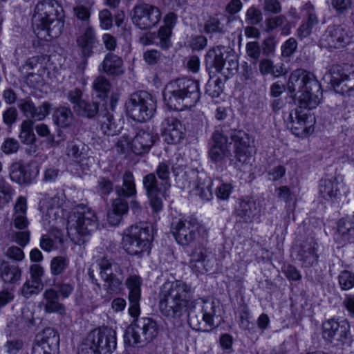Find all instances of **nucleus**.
<instances>
[{
	"label": "nucleus",
	"mask_w": 354,
	"mask_h": 354,
	"mask_svg": "<svg viewBox=\"0 0 354 354\" xmlns=\"http://www.w3.org/2000/svg\"><path fill=\"white\" fill-rule=\"evenodd\" d=\"M13 191L10 185L3 178H0V205H5L12 200Z\"/></svg>",
	"instance_id": "57"
},
{
	"label": "nucleus",
	"mask_w": 354,
	"mask_h": 354,
	"mask_svg": "<svg viewBox=\"0 0 354 354\" xmlns=\"http://www.w3.org/2000/svg\"><path fill=\"white\" fill-rule=\"evenodd\" d=\"M30 232L28 230H18L10 233L12 241L21 247H25L30 241Z\"/></svg>",
	"instance_id": "58"
},
{
	"label": "nucleus",
	"mask_w": 354,
	"mask_h": 354,
	"mask_svg": "<svg viewBox=\"0 0 354 354\" xmlns=\"http://www.w3.org/2000/svg\"><path fill=\"white\" fill-rule=\"evenodd\" d=\"M18 107L28 120L42 121L49 115L53 104L48 101H44L36 106L30 98H24L18 101Z\"/></svg>",
	"instance_id": "21"
},
{
	"label": "nucleus",
	"mask_w": 354,
	"mask_h": 354,
	"mask_svg": "<svg viewBox=\"0 0 354 354\" xmlns=\"http://www.w3.org/2000/svg\"><path fill=\"white\" fill-rule=\"evenodd\" d=\"M317 244L313 240L306 242L301 245L299 250V259L306 266H313L317 262Z\"/></svg>",
	"instance_id": "38"
},
{
	"label": "nucleus",
	"mask_w": 354,
	"mask_h": 354,
	"mask_svg": "<svg viewBox=\"0 0 354 354\" xmlns=\"http://www.w3.org/2000/svg\"><path fill=\"white\" fill-rule=\"evenodd\" d=\"M54 123L60 128H66L72 125L74 116L68 107L59 106L55 109L53 114Z\"/></svg>",
	"instance_id": "41"
},
{
	"label": "nucleus",
	"mask_w": 354,
	"mask_h": 354,
	"mask_svg": "<svg viewBox=\"0 0 354 354\" xmlns=\"http://www.w3.org/2000/svg\"><path fill=\"white\" fill-rule=\"evenodd\" d=\"M159 309L162 315L180 317L185 311L192 297V289L180 280L165 281L159 292Z\"/></svg>",
	"instance_id": "1"
},
{
	"label": "nucleus",
	"mask_w": 354,
	"mask_h": 354,
	"mask_svg": "<svg viewBox=\"0 0 354 354\" xmlns=\"http://www.w3.org/2000/svg\"><path fill=\"white\" fill-rule=\"evenodd\" d=\"M75 283L73 281H62L57 282L55 287L57 289V293L63 299H66L72 294L74 290Z\"/></svg>",
	"instance_id": "61"
},
{
	"label": "nucleus",
	"mask_w": 354,
	"mask_h": 354,
	"mask_svg": "<svg viewBox=\"0 0 354 354\" xmlns=\"http://www.w3.org/2000/svg\"><path fill=\"white\" fill-rule=\"evenodd\" d=\"M97 190L102 196H109L113 190V183L109 178L100 176L97 179Z\"/></svg>",
	"instance_id": "60"
},
{
	"label": "nucleus",
	"mask_w": 354,
	"mask_h": 354,
	"mask_svg": "<svg viewBox=\"0 0 354 354\" xmlns=\"http://www.w3.org/2000/svg\"><path fill=\"white\" fill-rule=\"evenodd\" d=\"M259 71L261 75L270 74L274 77H279L283 74V68L281 65H274L268 59H263L259 62Z\"/></svg>",
	"instance_id": "49"
},
{
	"label": "nucleus",
	"mask_w": 354,
	"mask_h": 354,
	"mask_svg": "<svg viewBox=\"0 0 354 354\" xmlns=\"http://www.w3.org/2000/svg\"><path fill=\"white\" fill-rule=\"evenodd\" d=\"M337 232L344 240L354 242V216L339 220L337 225Z\"/></svg>",
	"instance_id": "45"
},
{
	"label": "nucleus",
	"mask_w": 354,
	"mask_h": 354,
	"mask_svg": "<svg viewBox=\"0 0 354 354\" xmlns=\"http://www.w3.org/2000/svg\"><path fill=\"white\" fill-rule=\"evenodd\" d=\"M152 239L149 227L144 223L136 224L124 231L122 246L127 254L139 256L149 250Z\"/></svg>",
	"instance_id": "8"
},
{
	"label": "nucleus",
	"mask_w": 354,
	"mask_h": 354,
	"mask_svg": "<svg viewBox=\"0 0 354 354\" xmlns=\"http://www.w3.org/2000/svg\"><path fill=\"white\" fill-rule=\"evenodd\" d=\"M187 180L192 187V191L196 195L204 201H209L212 198V181L203 171L189 170Z\"/></svg>",
	"instance_id": "19"
},
{
	"label": "nucleus",
	"mask_w": 354,
	"mask_h": 354,
	"mask_svg": "<svg viewBox=\"0 0 354 354\" xmlns=\"http://www.w3.org/2000/svg\"><path fill=\"white\" fill-rule=\"evenodd\" d=\"M63 9L55 0H44L35 8L33 21L39 37L48 39L58 37L64 27Z\"/></svg>",
	"instance_id": "2"
},
{
	"label": "nucleus",
	"mask_w": 354,
	"mask_h": 354,
	"mask_svg": "<svg viewBox=\"0 0 354 354\" xmlns=\"http://www.w3.org/2000/svg\"><path fill=\"white\" fill-rule=\"evenodd\" d=\"M172 32L167 28L160 27L157 32L158 42H156L162 49L167 50L171 46V36Z\"/></svg>",
	"instance_id": "54"
},
{
	"label": "nucleus",
	"mask_w": 354,
	"mask_h": 354,
	"mask_svg": "<svg viewBox=\"0 0 354 354\" xmlns=\"http://www.w3.org/2000/svg\"><path fill=\"white\" fill-rule=\"evenodd\" d=\"M301 12L302 15L307 18L306 24L313 27L319 22L316 15L315 8L310 2L306 3L301 8Z\"/></svg>",
	"instance_id": "56"
},
{
	"label": "nucleus",
	"mask_w": 354,
	"mask_h": 354,
	"mask_svg": "<svg viewBox=\"0 0 354 354\" xmlns=\"http://www.w3.org/2000/svg\"><path fill=\"white\" fill-rule=\"evenodd\" d=\"M223 47L218 46L209 50L205 55V65L207 69H215L216 72H221L225 60L223 57Z\"/></svg>",
	"instance_id": "35"
},
{
	"label": "nucleus",
	"mask_w": 354,
	"mask_h": 354,
	"mask_svg": "<svg viewBox=\"0 0 354 354\" xmlns=\"http://www.w3.org/2000/svg\"><path fill=\"white\" fill-rule=\"evenodd\" d=\"M69 259L65 256L53 257L50 263V273L53 276L63 274L69 266Z\"/></svg>",
	"instance_id": "48"
},
{
	"label": "nucleus",
	"mask_w": 354,
	"mask_h": 354,
	"mask_svg": "<svg viewBox=\"0 0 354 354\" xmlns=\"http://www.w3.org/2000/svg\"><path fill=\"white\" fill-rule=\"evenodd\" d=\"M213 144L209 151L212 161L218 162L231 156L227 137L224 135V131L216 130L212 135Z\"/></svg>",
	"instance_id": "25"
},
{
	"label": "nucleus",
	"mask_w": 354,
	"mask_h": 354,
	"mask_svg": "<svg viewBox=\"0 0 354 354\" xmlns=\"http://www.w3.org/2000/svg\"><path fill=\"white\" fill-rule=\"evenodd\" d=\"M199 227L196 219L176 217L172 220L171 232L179 244L187 245L196 239Z\"/></svg>",
	"instance_id": "14"
},
{
	"label": "nucleus",
	"mask_w": 354,
	"mask_h": 354,
	"mask_svg": "<svg viewBox=\"0 0 354 354\" xmlns=\"http://www.w3.org/2000/svg\"><path fill=\"white\" fill-rule=\"evenodd\" d=\"M73 109L78 115L91 118L97 113L99 108L96 102L83 100Z\"/></svg>",
	"instance_id": "47"
},
{
	"label": "nucleus",
	"mask_w": 354,
	"mask_h": 354,
	"mask_svg": "<svg viewBox=\"0 0 354 354\" xmlns=\"http://www.w3.org/2000/svg\"><path fill=\"white\" fill-rule=\"evenodd\" d=\"M162 136L168 144H177L185 137V128L181 122L174 117H167L160 126Z\"/></svg>",
	"instance_id": "23"
},
{
	"label": "nucleus",
	"mask_w": 354,
	"mask_h": 354,
	"mask_svg": "<svg viewBox=\"0 0 354 354\" xmlns=\"http://www.w3.org/2000/svg\"><path fill=\"white\" fill-rule=\"evenodd\" d=\"M323 338L334 346H340L350 343L349 324L346 320L337 322L330 319L322 325Z\"/></svg>",
	"instance_id": "15"
},
{
	"label": "nucleus",
	"mask_w": 354,
	"mask_h": 354,
	"mask_svg": "<svg viewBox=\"0 0 354 354\" xmlns=\"http://www.w3.org/2000/svg\"><path fill=\"white\" fill-rule=\"evenodd\" d=\"M98 227L95 213L88 206L80 204L73 209L68 218L67 231L71 239L77 244L85 241Z\"/></svg>",
	"instance_id": "5"
},
{
	"label": "nucleus",
	"mask_w": 354,
	"mask_h": 354,
	"mask_svg": "<svg viewBox=\"0 0 354 354\" xmlns=\"http://www.w3.org/2000/svg\"><path fill=\"white\" fill-rule=\"evenodd\" d=\"M0 277L5 283H15L21 277V270L17 265L3 261L0 264Z\"/></svg>",
	"instance_id": "37"
},
{
	"label": "nucleus",
	"mask_w": 354,
	"mask_h": 354,
	"mask_svg": "<svg viewBox=\"0 0 354 354\" xmlns=\"http://www.w3.org/2000/svg\"><path fill=\"white\" fill-rule=\"evenodd\" d=\"M163 97L171 109L192 108L200 99L198 82L185 77L172 80L166 85Z\"/></svg>",
	"instance_id": "4"
},
{
	"label": "nucleus",
	"mask_w": 354,
	"mask_h": 354,
	"mask_svg": "<svg viewBox=\"0 0 354 354\" xmlns=\"http://www.w3.org/2000/svg\"><path fill=\"white\" fill-rule=\"evenodd\" d=\"M34 122L32 120H25L20 125L19 138L21 142L26 145H32L36 140L35 134L33 132Z\"/></svg>",
	"instance_id": "46"
},
{
	"label": "nucleus",
	"mask_w": 354,
	"mask_h": 354,
	"mask_svg": "<svg viewBox=\"0 0 354 354\" xmlns=\"http://www.w3.org/2000/svg\"><path fill=\"white\" fill-rule=\"evenodd\" d=\"M342 178H324L321 179L319 184V193L326 200H333L338 198L340 193Z\"/></svg>",
	"instance_id": "30"
},
{
	"label": "nucleus",
	"mask_w": 354,
	"mask_h": 354,
	"mask_svg": "<svg viewBox=\"0 0 354 354\" xmlns=\"http://www.w3.org/2000/svg\"><path fill=\"white\" fill-rule=\"evenodd\" d=\"M215 256L205 248L196 249L191 256L190 266L197 273L211 270L215 263Z\"/></svg>",
	"instance_id": "24"
},
{
	"label": "nucleus",
	"mask_w": 354,
	"mask_h": 354,
	"mask_svg": "<svg viewBox=\"0 0 354 354\" xmlns=\"http://www.w3.org/2000/svg\"><path fill=\"white\" fill-rule=\"evenodd\" d=\"M100 118L101 130L104 134L114 136L120 131L122 127L120 120L117 122L111 113L106 111Z\"/></svg>",
	"instance_id": "40"
},
{
	"label": "nucleus",
	"mask_w": 354,
	"mask_h": 354,
	"mask_svg": "<svg viewBox=\"0 0 354 354\" xmlns=\"http://www.w3.org/2000/svg\"><path fill=\"white\" fill-rule=\"evenodd\" d=\"M100 26L103 30H109L113 26V17L111 12L104 9L99 12Z\"/></svg>",
	"instance_id": "62"
},
{
	"label": "nucleus",
	"mask_w": 354,
	"mask_h": 354,
	"mask_svg": "<svg viewBox=\"0 0 354 354\" xmlns=\"http://www.w3.org/2000/svg\"><path fill=\"white\" fill-rule=\"evenodd\" d=\"M43 289L42 282L27 279L21 288V293L26 298L37 295Z\"/></svg>",
	"instance_id": "50"
},
{
	"label": "nucleus",
	"mask_w": 354,
	"mask_h": 354,
	"mask_svg": "<svg viewBox=\"0 0 354 354\" xmlns=\"http://www.w3.org/2000/svg\"><path fill=\"white\" fill-rule=\"evenodd\" d=\"M157 139L149 129H140L136 132L131 140V150L136 154H142L148 152Z\"/></svg>",
	"instance_id": "26"
},
{
	"label": "nucleus",
	"mask_w": 354,
	"mask_h": 354,
	"mask_svg": "<svg viewBox=\"0 0 354 354\" xmlns=\"http://www.w3.org/2000/svg\"><path fill=\"white\" fill-rule=\"evenodd\" d=\"M19 148V142L14 138H7L4 140L1 145V150L6 154H11L16 153Z\"/></svg>",
	"instance_id": "64"
},
{
	"label": "nucleus",
	"mask_w": 354,
	"mask_h": 354,
	"mask_svg": "<svg viewBox=\"0 0 354 354\" xmlns=\"http://www.w3.org/2000/svg\"><path fill=\"white\" fill-rule=\"evenodd\" d=\"M330 73V82L333 87L342 86L341 89L343 92L354 88V73L348 75L335 68H333Z\"/></svg>",
	"instance_id": "34"
},
{
	"label": "nucleus",
	"mask_w": 354,
	"mask_h": 354,
	"mask_svg": "<svg viewBox=\"0 0 354 354\" xmlns=\"http://www.w3.org/2000/svg\"><path fill=\"white\" fill-rule=\"evenodd\" d=\"M97 263L104 290L109 294L118 293L123 281V277L118 276L122 273L119 264L106 257L99 259Z\"/></svg>",
	"instance_id": "11"
},
{
	"label": "nucleus",
	"mask_w": 354,
	"mask_h": 354,
	"mask_svg": "<svg viewBox=\"0 0 354 354\" xmlns=\"http://www.w3.org/2000/svg\"><path fill=\"white\" fill-rule=\"evenodd\" d=\"M124 284L129 291V314L131 317H138L140 314L142 279L139 275L130 274L125 280Z\"/></svg>",
	"instance_id": "20"
},
{
	"label": "nucleus",
	"mask_w": 354,
	"mask_h": 354,
	"mask_svg": "<svg viewBox=\"0 0 354 354\" xmlns=\"http://www.w3.org/2000/svg\"><path fill=\"white\" fill-rule=\"evenodd\" d=\"M115 191L118 196L117 198L133 197L136 195V187L134 176L132 172L126 171L122 174V185H116Z\"/></svg>",
	"instance_id": "33"
},
{
	"label": "nucleus",
	"mask_w": 354,
	"mask_h": 354,
	"mask_svg": "<svg viewBox=\"0 0 354 354\" xmlns=\"http://www.w3.org/2000/svg\"><path fill=\"white\" fill-rule=\"evenodd\" d=\"M288 126L297 137H305L312 133V125L308 124L304 114H300L297 110L291 111L287 118Z\"/></svg>",
	"instance_id": "27"
},
{
	"label": "nucleus",
	"mask_w": 354,
	"mask_h": 354,
	"mask_svg": "<svg viewBox=\"0 0 354 354\" xmlns=\"http://www.w3.org/2000/svg\"><path fill=\"white\" fill-rule=\"evenodd\" d=\"M156 174L161 181V185L163 187L167 186L170 187V171L169 165L166 162H162L158 164L156 169Z\"/></svg>",
	"instance_id": "52"
},
{
	"label": "nucleus",
	"mask_w": 354,
	"mask_h": 354,
	"mask_svg": "<svg viewBox=\"0 0 354 354\" xmlns=\"http://www.w3.org/2000/svg\"><path fill=\"white\" fill-rule=\"evenodd\" d=\"M259 213L256 203L251 199H243L236 208L237 216L244 221L251 222L254 217Z\"/></svg>",
	"instance_id": "39"
},
{
	"label": "nucleus",
	"mask_w": 354,
	"mask_h": 354,
	"mask_svg": "<svg viewBox=\"0 0 354 354\" xmlns=\"http://www.w3.org/2000/svg\"><path fill=\"white\" fill-rule=\"evenodd\" d=\"M126 111L132 119L138 122L149 120L155 110V103L151 95L140 91L131 94L125 104Z\"/></svg>",
	"instance_id": "10"
},
{
	"label": "nucleus",
	"mask_w": 354,
	"mask_h": 354,
	"mask_svg": "<svg viewBox=\"0 0 354 354\" xmlns=\"http://www.w3.org/2000/svg\"><path fill=\"white\" fill-rule=\"evenodd\" d=\"M93 88L100 97H106L111 88L109 81L103 76H98L93 82Z\"/></svg>",
	"instance_id": "51"
},
{
	"label": "nucleus",
	"mask_w": 354,
	"mask_h": 354,
	"mask_svg": "<svg viewBox=\"0 0 354 354\" xmlns=\"http://www.w3.org/2000/svg\"><path fill=\"white\" fill-rule=\"evenodd\" d=\"M204 32L208 35L223 33V26L221 24L218 19L210 17L205 22Z\"/></svg>",
	"instance_id": "59"
},
{
	"label": "nucleus",
	"mask_w": 354,
	"mask_h": 354,
	"mask_svg": "<svg viewBox=\"0 0 354 354\" xmlns=\"http://www.w3.org/2000/svg\"><path fill=\"white\" fill-rule=\"evenodd\" d=\"M95 41V32L91 27L86 28L83 34L77 38V46L82 48V53L84 56L91 55Z\"/></svg>",
	"instance_id": "42"
},
{
	"label": "nucleus",
	"mask_w": 354,
	"mask_h": 354,
	"mask_svg": "<svg viewBox=\"0 0 354 354\" xmlns=\"http://www.w3.org/2000/svg\"><path fill=\"white\" fill-rule=\"evenodd\" d=\"M88 147L80 142L71 141L67 145V156L73 161L80 165L84 171L88 170L90 158L86 151Z\"/></svg>",
	"instance_id": "29"
},
{
	"label": "nucleus",
	"mask_w": 354,
	"mask_h": 354,
	"mask_svg": "<svg viewBox=\"0 0 354 354\" xmlns=\"http://www.w3.org/2000/svg\"><path fill=\"white\" fill-rule=\"evenodd\" d=\"M245 20L251 25H257L262 21V13L257 8L252 6L246 12Z\"/></svg>",
	"instance_id": "63"
},
{
	"label": "nucleus",
	"mask_w": 354,
	"mask_h": 354,
	"mask_svg": "<svg viewBox=\"0 0 354 354\" xmlns=\"http://www.w3.org/2000/svg\"><path fill=\"white\" fill-rule=\"evenodd\" d=\"M27 209L26 198L19 196L14 205L11 218V225L17 230L28 229L30 222L26 215Z\"/></svg>",
	"instance_id": "28"
},
{
	"label": "nucleus",
	"mask_w": 354,
	"mask_h": 354,
	"mask_svg": "<svg viewBox=\"0 0 354 354\" xmlns=\"http://www.w3.org/2000/svg\"><path fill=\"white\" fill-rule=\"evenodd\" d=\"M116 333L104 327L91 331L79 348V354H111L116 348Z\"/></svg>",
	"instance_id": "7"
},
{
	"label": "nucleus",
	"mask_w": 354,
	"mask_h": 354,
	"mask_svg": "<svg viewBox=\"0 0 354 354\" xmlns=\"http://www.w3.org/2000/svg\"><path fill=\"white\" fill-rule=\"evenodd\" d=\"M128 203L123 198H115L113 201L111 208L107 212V221L112 226L118 225L122 216L127 213Z\"/></svg>",
	"instance_id": "32"
},
{
	"label": "nucleus",
	"mask_w": 354,
	"mask_h": 354,
	"mask_svg": "<svg viewBox=\"0 0 354 354\" xmlns=\"http://www.w3.org/2000/svg\"><path fill=\"white\" fill-rule=\"evenodd\" d=\"M138 317H133L135 319L124 334V344L133 348L145 347L156 338L159 332L158 326L152 318Z\"/></svg>",
	"instance_id": "6"
},
{
	"label": "nucleus",
	"mask_w": 354,
	"mask_h": 354,
	"mask_svg": "<svg viewBox=\"0 0 354 354\" xmlns=\"http://www.w3.org/2000/svg\"><path fill=\"white\" fill-rule=\"evenodd\" d=\"M43 299L46 313H57L61 315L66 313V307L59 302V295L54 288L46 289L43 293Z\"/></svg>",
	"instance_id": "31"
},
{
	"label": "nucleus",
	"mask_w": 354,
	"mask_h": 354,
	"mask_svg": "<svg viewBox=\"0 0 354 354\" xmlns=\"http://www.w3.org/2000/svg\"><path fill=\"white\" fill-rule=\"evenodd\" d=\"M160 10L149 3H140L132 9L133 24L140 30H149L156 27L161 19Z\"/></svg>",
	"instance_id": "13"
},
{
	"label": "nucleus",
	"mask_w": 354,
	"mask_h": 354,
	"mask_svg": "<svg viewBox=\"0 0 354 354\" xmlns=\"http://www.w3.org/2000/svg\"><path fill=\"white\" fill-rule=\"evenodd\" d=\"M339 285L342 290H348L354 287V273L344 270L338 276Z\"/></svg>",
	"instance_id": "55"
},
{
	"label": "nucleus",
	"mask_w": 354,
	"mask_h": 354,
	"mask_svg": "<svg viewBox=\"0 0 354 354\" xmlns=\"http://www.w3.org/2000/svg\"><path fill=\"white\" fill-rule=\"evenodd\" d=\"M171 169L176 176H180L182 178L185 176L186 180H187V174L190 169L186 171V161L180 154L176 155L175 157V161L172 160Z\"/></svg>",
	"instance_id": "53"
},
{
	"label": "nucleus",
	"mask_w": 354,
	"mask_h": 354,
	"mask_svg": "<svg viewBox=\"0 0 354 354\" xmlns=\"http://www.w3.org/2000/svg\"><path fill=\"white\" fill-rule=\"evenodd\" d=\"M101 66L102 71L109 75H120L124 73L122 59L113 53L105 56Z\"/></svg>",
	"instance_id": "36"
},
{
	"label": "nucleus",
	"mask_w": 354,
	"mask_h": 354,
	"mask_svg": "<svg viewBox=\"0 0 354 354\" xmlns=\"http://www.w3.org/2000/svg\"><path fill=\"white\" fill-rule=\"evenodd\" d=\"M229 136L234 144L235 156L239 162L247 164L251 158L252 140L249 135L241 130L232 129Z\"/></svg>",
	"instance_id": "18"
},
{
	"label": "nucleus",
	"mask_w": 354,
	"mask_h": 354,
	"mask_svg": "<svg viewBox=\"0 0 354 354\" xmlns=\"http://www.w3.org/2000/svg\"><path fill=\"white\" fill-rule=\"evenodd\" d=\"M266 25L268 30H272L278 27L281 28L282 35L290 34L291 26L284 15H277L266 20Z\"/></svg>",
	"instance_id": "44"
},
{
	"label": "nucleus",
	"mask_w": 354,
	"mask_h": 354,
	"mask_svg": "<svg viewBox=\"0 0 354 354\" xmlns=\"http://www.w3.org/2000/svg\"><path fill=\"white\" fill-rule=\"evenodd\" d=\"M219 306L214 300H203L201 306L202 318L199 319L195 311L188 312V322L191 327L196 330L210 331L220 323L221 319L217 314Z\"/></svg>",
	"instance_id": "9"
},
{
	"label": "nucleus",
	"mask_w": 354,
	"mask_h": 354,
	"mask_svg": "<svg viewBox=\"0 0 354 354\" xmlns=\"http://www.w3.org/2000/svg\"><path fill=\"white\" fill-rule=\"evenodd\" d=\"M10 179L19 184H30L39 174V168L34 163L24 165L21 162H16L10 168Z\"/></svg>",
	"instance_id": "22"
},
{
	"label": "nucleus",
	"mask_w": 354,
	"mask_h": 354,
	"mask_svg": "<svg viewBox=\"0 0 354 354\" xmlns=\"http://www.w3.org/2000/svg\"><path fill=\"white\" fill-rule=\"evenodd\" d=\"M288 88L290 93L297 92L300 105L312 109L320 103L322 96L321 85L315 75L301 68L292 71L290 75Z\"/></svg>",
	"instance_id": "3"
},
{
	"label": "nucleus",
	"mask_w": 354,
	"mask_h": 354,
	"mask_svg": "<svg viewBox=\"0 0 354 354\" xmlns=\"http://www.w3.org/2000/svg\"><path fill=\"white\" fill-rule=\"evenodd\" d=\"M352 32L346 25L329 26L319 41L321 48L333 50L342 49L351 43Z\"/></svg>",
	"instance_id": "12"
},
{
	"label": "nucleus",
	"mask_w": 354,
	"mask_h": 354,
	"mask_svg": "<svg viewBox=\"0 0 354 354\" xmlns=\"http://www.w3.org/2000/svg\"><path fill=\"white\" fill-rule=\"evenodd\" d=\"M142 184L149 198L150 205L156 212L162 208V198H166L167 192L169 187L161 185V181H158L155 173H150L143 177Z\"/></svg>",
	"instance_id": "16"
},
{
	"label": "nucleus",
	"mask_w": 354,
	"mask_h": 354,
	"mask_svg": "<svg viewBox=\"0 0 354 354\" xmlns=\"http://www.w3.org/2000/svg\"><path fill=\"white\" fill-rule=\"evenodd\" d=\"M63 203V198L59 196L56 195L51 198L50 206L45 215V218L49 223L63 216V209H62Z\"/></svg>",
	"instance_id": "43"
},
{
	"label": "nucleus",
	"mask_w": 354,
	"mask_h": 354,
	"mask_svg": "<svg viewBox=\"0 0 354 354\" xmlns=\"http://www.w3.org/2000/svg\"><path fill=\"white\" fill-rule=\"evenodd\" d=\"M59 345V336L52 328H45L36 337L31 354H52Z\"/></svg>",
	"instance_id": "17"
}]
</instances>
